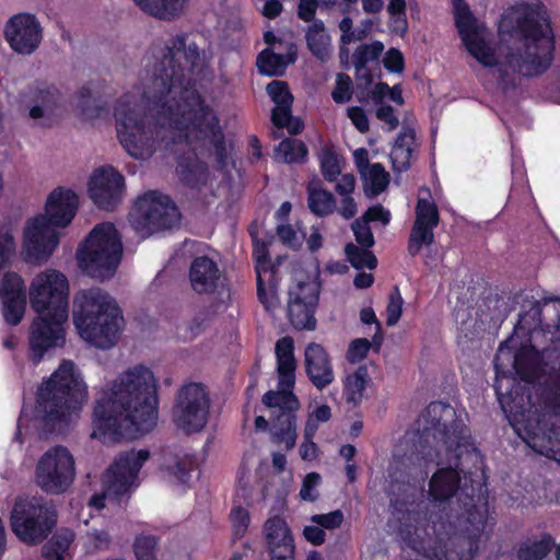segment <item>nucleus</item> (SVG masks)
I'll list each match as a JSON object with an SVG mask.
<instances>
[{
  "label": "nucleus",
  "mask_w": 560,
  "mask_h": 560,
  "mask_svg": "<svg viewBox=\"0 0 560 560\" xmlns=\"http://www.w3.org/2000/svg\"><path fill=\"white\" fill-rule=\"evenodd\" d=\"M34 105L30 108L28 116L32 119L44 117L46 110H52L60 105L62 94L58 88L47 82H36L27 93Z\"/></svg>",
  "instance_id": "nucleus-30"
},
{
  "label": "nucleus",
  "mask_w": 560,
  "mask_h": 560,
  "mask_svg": "<svg viewBox=\"0 0 560 560\" xmlns=\"http://www.w3.org/2000/svg\"><path fill=\"white\" fill-rule=\"evenodd\" d=\"M9 521L12 533L21 542L37 546L52 533L58 513L52 502L44 497L18 495Z\"/></svg>",
  "instance_id": "nucleus-11"
},
{
  "label": "nucleus",
  "mask_w": 560,
  "mask_h": 560,
  "mask_svg": "<svg viewBox=\"0 0 560 560\" xmlns=\"http://www.w3.org/2000/svg\"><path fill=\"white\" fill-rule=\"evenodd\" d=\"M174 48L166 46L154 65L151 82L140 102L130 93L114 107L117 137L135 159L145 160L165 141L167 128L185 131L186 137L212 149L215 168L229 170L230 153L220 118L196 88L192 68L199 60L196 44L187 37H174Z\"/></svg>",
  "instance_id": "nucleus-1"
},
{
  "label": "nucleus",
  "mask_w": 560,
  "mask_h": 560,
  "mask_svg": "<svg viewBox=\"0 0 560 560\" xmlns=\"http://www.w3.org/2000/svg\"><path fill=\"white\" fill-rule=\"evenodd\" d=\"M384 50V45L381 42H373L372 44H364L359 46L352 56L354 69L361 71L363 66H366L370 61L378 60L380 56Z\"/></svg>",
  "instance_id": "nucleus-46"
},
{
  "label": "nucleus",
  "mask_w": 560,
  "mask_h": 560,
  "mask_svg": "<svg viewBox=\"0 0 560 560\" xmlns=\"http://www.w3.org/2000/svg\"><path fill=\"white\" fill-rule=\"evenodd\" d=\"M556 546L550 533L524 536L514 548L515 560H545Z\"/></svg>",
  "instance_id": "nucleus-29"
},
{
  "label": "nucleus",
  "mask_w": 560,
  "mask_h": 560,
  "mask_svg": "<svg viewBox=\"0 0 560 560\" xmlns=\"http://www.w3.org/2000/svg\"><path fill=\"white\" fill-rule=\"evenodd\" d=\"M67 319L50 315L34 317L28 329V359L34 365H38L50 350L65 346Z\"/></svg>",
  "instance_id": "nucleus-19"
},
{
  "label": "nucleus",
  "mask_w": 560,
  "mask_h": 560,
  "mask_svg": "<svg viewBox=\"0 0 560 560\" xmlns=\"http://www.w3.org/2000/svg\"><path fill=\"white\" fill-rule=\"evenodd\" d=\"M345 520V515L341 510H335L325 514H314L311 516V522L320 526L323 529H336L339 528Z\"/></svg>",
  "instance_id": "nucleus-57"
},
{
  "label": "nucleus",
  "mask_w": 560,
  "mask_h": 560,
  "mask_svg": "<svg viewBox=\"0 0 560 560\" xmlns=\"http://www.w3.org/2000/svg\"><path fill=\"white\" fill-rule=\"evenodd\" d=\"M189 281L198 294H213L222 284V272L218 264L208 256H197L189 267Z\"/></svg>",
  "instance_id": "nucleus-27"
},
{
  "label": "nucleus",
  "mask_w": 560,
  "mask_h": 560,
  "mask_svg": "<svg viewBox=\"0 0 560 560\" xmlns=\"http://www.w3.org/2000/svg\"><path fill=\"white\" fill-rule=\"evenodd\" d=\"M252 257L255 265L258 301L266 311H273L280 305L278 290L281 280L279 275L281 258L277 257L276 261H272L269 244L257 237L253 240Z\"/></svg>",
  "instance_id": "nucleus-18"
},
{
  "label": "nucleus",
  "mask_w": 560,
  "mask_h": 560,
  "mask_svg": "<svg viewBox=\"0 0 560 560\" xmlns=\"http://www.w3.org/2000/svg\"><path fill=\"white\" fill-rule=\"evenodd\" d=\"M306 144L294 138H285L275 149V158L285 164H302L307 160Z\"/></svg>",
  "instance_id": "nucleus-36"
},
{
  "label": "nucleus",
  "mask_w": 560,
  "mask_h": 560,
  "mask_svg": "<svg viewBox=\"0 0 560 560\" xmlns=\"http://www.w3.org/2000/svg\"><path fill=\"white\" fill-rule=\"evenodd\" d=\"M30 303L37 315L68 318L69 282L67 277L56 269H46L36 275L30 285Z\"/></svg>",
  "instance_id": "nucleus-12"
},
{
  "label": "nucleus",
  "mask_w": 560,
  "mask_h": 560,
  "mask_svg": "<svg viewBox=\"0 0 560 560\" xmlns=\"http://www.w3.org/2000/svg\"><path fill=\"white\" fill-rule=\"evenodd\" d=\"M319 300V284L300 281L289 290L287 306L288 318L298 330H314L315 310Z\"/></svg>",
  "instance_id": "nucleus-20"
},
{
  "label": "nucleus",
  "mask_w": 560,
  "mask_h": 560,
  "mask_svg": "<svg viewBox=\"0 0 560 560\" xmlns=\"http://www.w3.org/2000/svg\"><path fill=\"white\" fill-rule=\"evenodd\" d=\"M75 477L74 458L69 450L57 445L45 452L35 468L37 486L46 493L61 494Z\"/></svg>",
  "instance_id": "nucleus-15"
},
{
  "label": "nucleus",
  "mask_w": 560,
  "mask_h": 560,
  "mask_svg": "<svg viewBox=\"0 0 560 560\" xmlns=\"http://www.w3.org/2000/svg\"><path fill=\"white\" fill-rule=\"evenodd\" d=\"M497 35H555L546 5L521 2L503 11L498 21Z\"/></svg>",
  "instance_id": "nucleus-14"
},
{
  "label": "nucleus",
  "mask_w": 560,
  "mask_h": 560,
  "mask_svg": "<svg viewBox=\"0 0 560 560\" xmlns=\"http://www.w3.org/2000/svg\"><path fill=\"white\" fill-rule=\"evenodd\" d=\"M266 92L270 96L275 106H292L294 97L285 81L273 80L266 86Z\"/></svg>",
  "instance_id": "nucleus-51"
},
{
  "label": "nucleus",
  "mask_w": 560,
  "mask_h": 560,
  "mask_svg": "<svg viewBox=\"0 0 560 560\" xmlns=\"http://www.w3.org/2000/svg\"><path fill=\"white\" fill-rule=\"evenodd\" d=\"M347 116L360 133H366L370 130L369 117L361 106L348 107Z\"/></svg>",
  "instance_id": "nucleus-64"
},
{
  "label": "nucleus",
  "mask_w": 560,
  "mask_h": 560,
  "mask_svg": "<svg viewBox=\"0 0 560 560\" xmlns=\"http://www.w3.org/2000/svg\"><path fill=\"white\" fill-rule=\"evenodd\" d=\"M465 49L486 68L502 67L506 60L509 37H460Z\"/></svg>",
  "instance_id": "nucleus-25"
},
{
  "label": "nucleus",
  "mask_w": 560,
  "mask_h": 560,
  "mask_svg": "<svg viewBox=\"0 0 560 560\" xmlns=\"http://www.w3.org/2000/svg\"><path fill=\"white\" fill-rule=\"evenodd\" d=\"M10 47L22 55L32 54L40 44L43 37H4Z\"/></svg>",
  "instance_id": "nucleus-60"
},
{
  "label": "nucleus",
  "mask_w": 560,
  "mask_h": 560,
  "mask_svg": "<svg viewBox=\"0 0 560 560\" xmlns=\"http://www.w3.org/2000/svg\"><path fill=\"white\" fill-rule=\"evenodd\" d=\"M179 179L183 184L189 187H198L205 177V172L201 167L189 161L180 162L177 167Z\"/></svg>",
  "instance_id": "nucleus-52"
},
{
  "label": "nucleus",
  "mask_w": 560,
  "mask_h": 560,
  "mask_svg": "<svg viewBox=\"0 0 560 560\" xmlns=\"http://www.w3.org/2000/svg\"><path fill=\"white\" fill-rule=\"evenodd\" d=\"M73 541L72 532H58L54 534L42 547V556L46 560H65V555Z\"/></svg>",
  "instance_id": "nucleus-39"
},
{
  "label": "nucleus",
  "mask_w": 560,
  "mask_h": 560,
  "mask_svg": "<svg viewBox=\"0 0 560 560\" xmlns=\"http://www.w3.org/2000/svg\"><path fill=\"white\" fill-rule=\"evenodd\" d=\"M268 47L259 52L257 68L261 74L268 77L282 75L290 63L295 60V52L277 54L273 51L277 45H282L283 37H264Z\"/></svg>",
  "instance_id": "nucleus-28"
},
{
  "label": "nucleus",
  "mask_w": 560,
  "mask_h": 560,
  "mask_svg": "<svg viewBox=\"0 0 560 560\" xmlns=\"http://www.w3.org/2000/svg\"><path fill=\"white\" fill-rule=\"evenodd\" d=\"M405 445L411 462L445 465L433 474L430 495L444 502L460 490L468 499L467 522L481 532L488 513L485 460L456 410L447 402L431 401L421 413L419 428L406 434Z\"/></svg>",
  "instance_id": "nucleus-2"
},
{
  "label": "nucleus",
  "mask_w": 560,
  "mask_h": 560,
  "mask_svg": "<svg viewBox=\"0 0 560 560\" xmlns=\"http://www.w3.org/2000/svg\"><path fill=\"white\" fill-rule=\"evenodd\" d=\"M353 85L351 78L346 73H338L336 86L331 92V97L337 104H345L352 98Z\"/></svg>",
  "instance_id": "nucleus-56"
},
{
  "label": "nucleus",
  "mask_w": 560,
  "mask_h": 560,
  "mask_svg": "<svg viewBox=\"0 0 560 560\" xmlns=\"http://www.w3.org/2000/svg\"><path fill=\"white\" fill-rule=\"evenodd\" d=\"M262 534L270 560H294V538L282 516L268 517L264 523Z\"/></svg>",
  "instance_id": "nucleus-24"
},
{
  "label": "nucleus",
  "mask_w": 560,
  "mask_h": 560,
  "mask_svg": "<svg viewBox=\"0 0 560 560\" xmlns=\"http://www.w3.org/2000/svg\"><path fill=\"white\" fill-rule=\"evenodd\" d=\"M404 300L397 285L388 295V304L386 307V325L394 326L398 323L402 313Z\"/></svg>",
  "instance_id": "nucleus-55"
},
{
  "label": "nucleus",
  "mask_w": 560,
  "mask_h": 560,
  "mask_svg": "<svg viewBox=\"0 0 560 560\" xmlns=\"http://www.w3.org/2000/svg\"><path fill=\"white\" fill-rule=\"evenodd\" d=\"M149 455L148 450L129 451L119 454L107 470V479L105 481L106 493L114 494L117 498L126 494L138 477L143 464L148 460Z\"/></svg>",
  "instance_id": "nucleus-22"
},
{
  "label": "nucleus",
  "mask_w": 560,
  "mask_h": 560,
  "mask_svg": "<svg viewBox=\"0 0 560 560\" xmlns=\"http://www.w3.org/2000/svg\"><path fill=\"white\" fill-rule=\"evenodd\" d=\"M493 389L510 424L532 450L541 455L559 450L553 442L556 427L548 423L545 415L532 412L529 393L514 376L501 372L498 364Z\"/></svg>",
  "instance_id": "nucleus-5"
},
{
  "label": "nucleus",
  "mask_w": 560,
  "mask_h": 560,
  "mask_svg": "<svg viewBox=\"0 0 560 560\" xmlns=\"http://www.w3.org/2000/svg\"><path fill=\"white\" fill-rule=\"evenodd\" d=\"M372 343L366 338L353 339L348 347L346 358L350 363H357L366 358Z\"/></svg>",
  "instance_id": "nucleus-58"
},
{
  "label": "nucleus",
  "mask_w": 560,
  "mask_h": 560,
  "mask_svg": "<svg viewBox=\"0 0 560 560\" xmlns=\"http://www.w3.org/2000/svg\"><path fill=\"white\" fill-rule=\"evenodd\" d=\"M8 298H26L24 280L16 272H5L0 281V300Z\"/></svg>",
  "instance_id": "nucleus-43"
},
{
  "label": "nucleus",
  "mask_w": 560,
  "mask_h": 560,
  "mask_svg": "<svg viewBox=\"0 0 560 560\" xmlns=\"http://www.w3.org/2000/svg\"><path fill=\"white\" fill-rule=\"evenodd\" d=\"M415 222L435 229L440 222L438 206L433 201L420 198L416 207Z\"/></svg>",
  "instance_id": "nucleus-49"
},
{
  "label": "nucleus",
  "mask_w": 560,
  "mask_h": 560,
  "mask_svg": "<svg viewBox=\"0 0 560 560\" xmlns=\"http://www.w3.org/2000/svg\"><path fill=\"white\" fill-rule=\"evenodd\" d=\"M179 219L175 202L167 196L150 190L138 197L129 212V222L138 232L152 234L172 229Z\"/></svg>",
  "instance_id": "nucleus-13"
},
{
  "label": "nucleus",
  "mask_w": 560,
  "mask_h": 560,
  "mask_svg": "<svg viewBox=\"0 0 560 560\" xmlns=\"http://www.w3.org/2000/svg\"><path fill=\"white\" fill-rule=\"evenodd\" d=\"M88 398V387L72 361L63 360L38 388L35 418L46 434L68 427Z\"/></svg>",
  "instance_id": "nucleus-6"
},
{
  "label": "nucleus",
  "mask_w": 560,
  "mask_h": 560,
  "mask_svg": "<svg viewBox=\"0 0 560 560\" xmlns=\"http://www.w3.org/2000/svg\"><path fill=\"white\" fill-rule=\"evenodd\" d=\"M452 13L458 35H482L483 23H480L466 0H451Z\"/></svg>",
  "instance_id": "nucleus-31"
},
{
  "label": "nucleus",
  "mask_w": 560,
  "mask_h": 560,
  "mask_svg": "<svg viewBox=\"0 0 560 560\" xmlns=\"http://www.w3.org/2000/svg\"><path fill=\"white\" fill-rule=\"evenodd\" d=\"M330 38L331 37H305L308 49L316 58L320 59L322 61H325L330 56Z\"/></svg>",
  "instance_id": "nucleus-62"
},
{
  "label": "nucleus",
  "mask_w": 560,
  "mask_h": 560,
  "mask_svg": "<svg viewBox=\"0 0 560 560\" xmlns=\"http://www.w3.org/2000/svg\"><path fill=\"white\" fill-rule=\"evenodd\" d=\"M388 525L397 534L405 547L424 557L439 560H471L475 556L474 541L469 540L467 552L457 553L451 559L448 541L452 524L436 511H430L420 502L400 498L390 499Z\"/></svg>",
  "instance_id": "nucleus-4"
},
{
  "label": "nucleus",
  "mask_w": 560,
  "mask_h": 560,
  "mask_svg": "<svg viewBox=\"0 0 560 560\" xmlns=\"http://www.w3.org/2000/svg\"><path fill=\"white\" fill-rule=\"evenodd\" d=\"M1 302L5 323L10 326L19 325L25 313L26 298H8Z\"/></svg>",
  "instance_id": "nucleus-48"
},
{
  "label": "nucleus",
  "mask_w": 560,
  "mask_h": 560,
  "mask_svg": "<svg viewBox=\"0 0 560 560\" xmlns=\"http://www.w3.org/2000/svg\"><path fill=\"white\" fill-rule=\"evenodd\" d=\"M210 409V398L201 383L184 385L177 395L173 408V421L186 433L201 431L207 422Z\"/></svg>",
  "instance_id": "nucleus-17"
},
{
  "label": "nucleus",
  "mask_w": 560,
  "mask_h": 560,
  "mask_svg": "<svg viewBox=\"0 0 560 560\" xmlns=\"http://www.w3.org/2000/svg\"><path fill=\"white\" fill-rule=\"evenodd\" d=\"M415 141V129L402 128V130L397 135L390 151V158L394 164H399L404 170H407L410 166Z\"/></svg>",
  "instance_id": "nucleus-34"
},
{
  "label": "nucleus",
  "mask_w": 560,
  "mask_h": 560,
  "mask_svg": "<svg viewBox=\"0 0 560 560\" xmlns=\"http://www.w3.org/2000/svg\"><path fill=\"white\" fill-rule=\"evenodd\" d=\"M304 362L306 375L314 387L322 390L334 382L331 359L322 345L308 343L304 351Z\"/></svg>",
  "instance_id": "nucleus-26"
},
{
  "label": "nucleus",
  "mask_w": 560,
  "mask_h": 560,
  "mask_svg": "<svg viewBox=\"0 0 560 560\" xmlns=\"http://www.w3.org/2000/svg\"><path fill=\"white\" fill-rule=\"evenodd\" d=\"M345 254L350 265L358 270L368 268L373 270L377 266L376 256L370 250V248L359 247L353 243H348L345 246Z\"/></svg>",
  "instance_id": "nucleus-41"
},
{
  "label": "nucleus",
  "mask_w": 560,
  "mask_h": 560,
  "mask_svg": "<svg viewBox=\"0 0 560 560\" xmlns=\"http://www.w3.org/2000/svg\"><path fill=\"white\" fill-rule=\"evenodd\" d=\"M72 319L79 336L98 349L115 346L124 327L121 308L114 298L97 287L75 293Z\"/></svg>",
  "instance_id": "nucleus-7"
},
{
  "label": "nucleus",
  "mask_w": 560,
  "mask_h": 560,
  "mask_svg": "<svg viewBox=\"0 0 560 560\" xmlns=\"http://www.w3.org/2000/svg\"><path fill=\"white\" fill-rule=\"evenodd\" d=\"M384 68L392 73H401L405 69V59L397 48H389L383 59Z\"/></svg>",
  "instance_id": "nucleus-63"
},
{
  "label": "nucleus",
  "mask_w": 560,
  "mask_h": 560,
  "mask_svg": "<svg viewBox=\"0 0 560 560\" xmlns=\"http://www.w3.org/2000/svg\"><path fill=\"white\" fill-rule=\"evenodd\" d=\"M78 108L80 114L85 119H97L108 116L109 104L101 102L92 97L91 88L89 84L82 85L78 93Z\"/></svg>",
  "instance_id": "nucleus-35"
},
{
  "label": "nucleus",
  "mask_w": 560,
  "mask_h": 560,
  "mask_svg": "<svg viewBox=\"0 0 560 560\" xmlns=\"http://www.w3.org/2000/svg\"><path fill=\"white\" fill-rule=\"evenodd\" d=\"M230 521L232 525V542L235 544L247 533L250 524V514L242 505H234L230 512Z\"/></svg>",
  "instance_id": "nucleus-45"
},
{
  "label": "nucleus",
  "mask_w": 560,
  "mask_h": 560,
  "mask_svg": "<svg viewBox=\"0 0 560 560\" xmlns=\"http://www.w3.org/2000/svg\"><path fill=\"white\" fill-rule=\"evenodd\" d=\"M124 189V176L110 165L96 168L89 180V196L101 210H115L122 200Z\"/></svg>",
  "instance_id": "nucleus-21"
},
{
  "label": "nucleus",
  "mask_w": 560,
  "mask_h": 560,
  "mask_svg": "<svg viewBox=\"0 0 560 560\" xmlns=\"http://www.w3.org/2000/svg\"><path fill=\"white\" fill-rule=\"evenodd\" d=\"M307 203L312 213L324 218L331 214L336 209V199L334 195L324 188H307Z\"/></svg>",
  "instance_id": "nucleus-38"
},
{
  "label": "nucleus",
  "mask_w": 560,
  "mask_h": 560,
  "mask_svg": "<svg viewBox=\"0 0 560 560\" xmlns=\"http://www.w3.org/2000/svg\"><path fill=\"white\" fill-rule=\"evenodd\" d=\"M363 176L365 180L370 182L374 195L383 192L389 184V174L381 163L370 164L368 172L363 173Z\"/></svg>",
  "instance_id": "nucleus-50"
},
{
  "label": "nucleus",
  "mask_w": 560,
  "mask_h": 560,
  "mask_svg": "<svg viewBox=\"0 0 560 560\" xmlns=\"http://www.w3.org/2000/svg\"><path fill=\"white\" fill-rule=\"evenodd\" d=\"M159 537L154 535H138L133 542V552L137 560H156Z\"/></svg>",
  "instance_id": "nucleus-47"
},
{
  "label": "nucleus",
  "mask_w": 560,
  "mask_h": 560,
  "mask_svg": "<svg viewBox=\"0 0 560 560\" xmlns=\"http://www.w3.org/2000/svg\"><path fill=\"white\" fill-rule=\"evenodd\" d=\"M518 324L528 331L539 329L555 345H560V310L548 302L534 301L528 310L520 314Z\"/></svg>",
  "instance_id": "nucleus-23"
},
{
  "label": "nucleus",
  "mask_w": 560,
  "mask_h": 560,
  "mask_svg": "<svg viewBox=\"0 0 560 560\" xmlns=\"http://www.w3.org/2000/svg\"><path fill=\"white\" fill-rule=\"evenodd\" d=\"M262 402L272 408L271 433L273 442L285 445V450L294 447L296 433V410L300 402L293 389L279 388L278 392L268 390L262 396Z\"/></svg>",
  "instance_id": "nucleus-16"
},
{
  "label": "nucleus",
  "mask_w": 560,
  "mask_h": 560,
  "mask_svg": "<svg viewBox=\"0 0 560 560\" xmlns=\"http://www.w3.org/2000/svg\"><path fill=\"white\" fill-rule=\"evenodd\" d=\"M434 228L415 222L408 238L407 250L411 257L417 256L421 248L434 242Z\"/></svg>",
  "instance_id": "nucleus-42"
},
{
  "label": "nucleus",
  "mask_w": 560,
  "mask_h": 560,
  "mask_svg": "<svg viewBox=\"0 0 560 560\" xmlns=\"http://www.w3.org/2000/svg\"><path fill=\"white\" fill-rule=\"evenodd\" d=\"M77 256L86 275L100 281L110 279L122 257V243L115 224H96L79 247Z\"/></svg>",
  "instance_id": "nucleus-10"
},
{
  "label": "nucleus",
  "mask_w": 560,
  "mask_h": 560,
  "mask_svg": "<svg viewBox=\"0 0 560 560\" xmlns=\"http://www.w3.org/2000/svg\"><path fill=\"white\" fill-rule=\"evenodd\" d=\"M352 231L360 246L371 248L375 244L371 228L363 219H358L353 222Z\"/></svg>",
  "instance_id": "nucleus-59"
},
{
  "label": "nucleus",
  "mask_w": 560,
  "mask_h": 560,
  "mask_svg": "<svg viewBox=\"0 0 560 560\" xmlns=\"http://www.w3.org/2000/svg\"><path fill=\"white\" fill-rule=\"evenodd\" d=\"M513 369L520 380L534 382L540 375V359L537 350L529 347H522L514 354Z\"/></svg>",
  "instance_id": "nucleus-32"
},
{
  "label": "nucleus",
  "mask_w": 560,
  "mask_h": 560,
  "mask_svg": "<svg viewBox=\"0 0 560 560\" xmlns=\"http://www.w3.org/2000/svg\"><path fill=\"white\" fill-rule=\"evenodd\" d=\"M188 0H133L147 14L170 21L178 16Z\"/></svg>",
  "instance_id": "nucleus-33"
},
{
  "label": "nucleus",
  "mask_w": 560,
  "mask_h": 560,
  "mask_svg": "<svg viewBox=\"0 0 560 560\" xmlns=\"http://www.w3.org/2000/svg\"><path fill=\"white\" fill-rule=\"evenodd\" d=\"M43 28L37 18L28 12L12 15L4 27L3 35H42Z\"/></svg>",
  "instance_id": "nucleus-37"
},
{
  "label": "nucleus",
  "mask_w": 560,
  "mask_h": 560,
  "mask_svg": "<svg viewBox=\"0 0 560 560\" xmlns=\"http://www.w3.org/2000/svg\"><path fill=\"white\" fill-rule=\"evenodd\" d=\"M319 166L325 180L332 183L338 178L341 167L338 154L332 147L323 148L319 156Z\"/></svg>",
  "instance_id": "nucleus-44"
},
{
  "label": "nucleus",
  "mask_w": 560,
  "mask_h": 560,
  "mask_svg": "<svg viewBox=\"0 0 560 560\" xmlns=\"http://www.w3.org/2000/svg\"><path fill=\"white\" fill-rule=\"evenodd\" d=\"M78 203V196L72 189L58 187L50 192L45 214L27 221L23 242L26 260H43L50 257L59 244L56 228H66L71 223Z\"/></svg>",
  "instance_id": "nucleus-8"
},
{
  "label": "nucleus",
  "mask_w": 560,
  "mask_h": 560,
  "mask_svg": "<svg viewBox=\"0 0 560 560\" xmlns=\"http://www.w3.org/2000/svg\"><path fill=\"white\" fill-rule=\"evenodd\" d=\"M320 482V475L317 472H310L305 476L301 490L300 497L304 501L314 502L318 499V492L316 487Z\"/></svg>",
  "instance_id": "nucleus-61"
},
{
  "label": "nucleus",
  "mask_w": 560,
  "mask_h": 560,
  "mask_svg": "<svg viewBox=\"0 0 560 560\" xmlns=\"http://www.w3.org/2000/svg\"><path fill=\"white\" fill-rule=\"evenodd\" d=\"M544 405L552 415L560 417V374L547 385L544 395Z\"/></svg>",
  "instance_id": "nucleus-54"
},
{
  "label": "nucleus",
  "mask_w": 560,
  "mask_h": 560,
  "mask_svg": "<svg viewBox=\"0 0 560 560\" xmlns=\"http://www.w3.org/2000/svg\"><path fill=\"white\" fill-rule=\"evenodd\" d=\"M295 359L277 360L278 387L293 389L295 384Z\"/></svg>",
  "instance_id": "nucleus-53"
},
{
  "label": "nucleus",
  "mask_w": 560,
  "mask_h": 560,
  "mask_svg": "<svg viewBox=\"0 0 560 560\" xmlns=\"http://www.w3.org/2000/svg\"><path fill=\"white\" fill-rule=\"evenodd\" d=\"M368 382L369 372L365 365L359 366L354 373L348 375L345 382L347 401L354 405L359 404L363 398Z\"/></svg>",
  "instance_id": "nucleus-40"
},
{
  "label": "nucleus",
  "mask_w": 560,
  "mask_h": 560,
  "mask_svg": "<svg viewBox=\"0 0 560 560\" xmlns=\"http://www.w3.org/2000/svg\"><path fill=\"white\" fill-rule=\"evenodd\" d=\"M158 416V385L153 372L137 365L122 373L96 400L92 436L135 440L154 429Z\"/></svg>",
  "instance_id": "nucleus-3"
},
{
  "label": "nucleus",
  "mask_w": 560,
  "mask_h": 560,
  "mask_svg": "<svg viewBox=\"0 0 560 560\" xmlns=\"http://www.w3.org/2000/svg\"><path fill=\"white\" fill-rule=\"evenodd\" d=\"M556 37H509L505 62L498 69L503 91L515 90L521 78H539L555 60Z\"/></svg>",
  "instance_id": "nucleus-9"
}]
</instances>
